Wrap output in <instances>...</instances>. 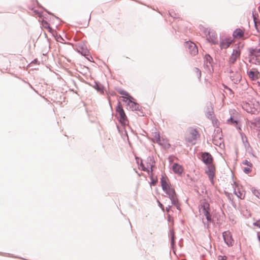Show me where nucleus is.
Listing matches in <instances>:
<instances>
[{
  "mask_svg": "<svg viewBox=\"0 0 260 260\" xmlns=\"http://www.w3.org/2000/svg\"><path fill=\"white\" fill-rule=\"evenodd\" d=\"M160 183L163 191L170 199L172 203L175 204L177 201V196L175 189L171 184L169 179L167 177L162 176Z\"/></svg>",
  "mask_w": 260,
  "mask_h": 260,
  "instance_id": "nucleus-1",
  "label": "nucleus"
},
{
  "mask_svg": "<svg viewBox=\"0 0 260 260\" xmlns=\"http://www.w3.org/2000/svg\"><path fill=\"white\" fill-rule=\"evenodd\" d=\"M117 116L119 118L120 122L122 125H126L128 124V120L124 113L122 106L120 103H118L116 109Z\"/></svg>",
  "mask_w": 260,
  "mask_h": 260,
  "instance_id": "nucleus-2",
  "label": "nucleus"
},
{
  "mask_svg": "<svg viewBox=\"0 0 260 260\" xmlns=\"http://www.w3.org/2000/svg\"><path fill=\"white\" fill-rule=\"evenodd\" d=\"M205 34L206 35L207 40L211 44H216L218 42L217 35L215 31L211 29H205L204 30Z\"/></svg>",
  "mask_w": 260,
  "mask_h": 260,
  "instance_id": "nucleus-3",
  "label": "nucleus"
},
{
  "mask_svg": "<svg viewBox=\"0 0 260 260\" xmlns=\"http://www.w3.org/2000/svg\"><path fill=\"white\" fill-rule=\"evenodd\" d=\"M241 55V49L239 47L234 49L233 52L229 58L228 62L230 65L234 64L235 62L239 59Z\"/></svg>",
  "mask_w": 260,
  "mask_h": 260,
  "instance_id": "nucleus-4",
  "label": "nucleus"
},
{
  "mask_svg": "<svg viewBox=\"0 0 260 260\" xmlns=\"http://www.w3.org/2000/svg\"><path fill=\"white\" fill-rule=\"evenodd\" d=\"M199 136L198 132L196 129L190 128L186 134V139L188 142L194 144L193 141L197 139Z\"/></svg>",
  "mask_w": 260,
  "mask_h": 260,
  "instance_id": "nucleus-5",
  "label": "nucleus"
},
{
  "mask_svg": "<svg viewBox=\"0 0 260 260\" xmlns=\"http://www.w3.org/2000/svg\"><path fill=\"white\" fill-rule=\"evenodd\" d=\"M234 42V39L231 37H222L220 39L219 47L221 49H226Z\"/></svg>",
  "mask_w": 260,
  "mask_h": 260,
  "instance_id": "nucleus-6",
  "label": "nucleus"
},
{
  "mask_svg": "<svg viewBox=\"0 0 260 260\" xmlns=\"http://www.w3.org/2000/svg\"><path fill=\"white\" fill-rule=\"evenodd\" d=\"M224 242L228 246H232L234 243V240L232 238V234L229 231L224 232L222 234Z\"/></svg>",
  "mask_w": 260,
  "mask_h": 260,
  "instance_id": "nucleus-7",
  "label": "nucleus"
},
{
  "mask_svg": "<svg viewBox=\"0 0 260 260\" xmlns=\"http://www.w3.org/2000/svg\"><path fill=\"white\" fill-rule=\"evenodd\" d=\"M151 137L152 140L153 141V142L157 143L159 145L165 144V140L160 138V135L157 132L155 131L152 132L151 134Z\"/></svg>",
  "mask_w": 260,
  "mask_h": 260,
  "instance_id": "nucleus-8",
  "label": "nucleus"
},
{
  "mask_svg": "<svg viewBox=\"0 0 260 260\" xmlns=\"http://www.w3.org/2000/svg\"><path fill=\"white\" fill-rule=\"evenodd\" d=\"M215 168L213 164L208 165V169L206 171V173L208 175L212 183H213V178L215 176Z\"/></svg>",
  "mask_w": 260,
  "mask_h": 260,
  "instance_id": "nucleus-9",
  "label": "nucleus"
},
{
  "mask_svg": "<svg viewBox=\"0 0 260 260\" xmlns=\"http://www.w3.org/2000/svg\"><path fill=\"white\" fill-rule=\"evenodd\" d=\"M202 159L204 163H205L207 165H212L213 158L211 155L208 153L205 152L203 153L202 155Z\"/></svg>",
  "mask_w": 260,
  "mask_h": 260,
  "instance_id": "nucleus-10",
  "label": "nucleus"
},
{
  "mask_svg": "<svg viewBox=\"0 0 260 260\" xmlns=\"http://www.w3.org/2000/svg\"><path fill=\"white\" fill-rule=\"evenodd\" d=\"M186 45L188 46L189 50V52L191 55H195L197 54L198 50L196 45L192 42H186Z\"/></svg>",
  "mask_w": 260,
  "mask_h": 260,
  "instance_id": "nucleus-11",
  "label": "nucleus"
},
{
  "mask_svg": "<svg viewBox=\"0 0 260 260\" xmlns=\"http://www.w3.org/2000/svg\"><path fill=\"white\" fill-rule=\"evenodd\" d=\"M245 30L244 29L237 28L233 34V36L236 39H241L244 36Z\"/></svg>",
  "mask_w": 260,
  "mask_h": 260,
  "instance_id": "nucleus-12",
  "label": "nucleus"
},
{
  "mask_svg": "<svg viewBox=\"0 0 260 260\" xmlns=\"http://www.w3.org/2000/svg\"><path fill=\"white\" fill-rule=\"evenodd\" d=\"M172 170L175 173L179 175H181L184 170L183 167L181 165L176 163L173 165Z\"/></svg>",
  "mask_w": 260,
  "mask_h": 260,
  "instance_id": "nucleus-13",
  "label": "nucleus"
},
{
  "mask_svg": "<svg viewBox=\"0 0 260 260\" xmlns=\"http://www.w3.org/2000/svg\"><path fill=\"white\" fill-rule=\"evenodd\" d=\"M209 204L205 200L201 201L199 206L200 211H208L210 209Z\"/></svg>",
  "mask_w": 260,
  "mask_h": 260,
  "instance_id": "nucleus-14",
  "label": "nucleus"
},
{
  "mask_svg": "<svg viewBox=\"0 0 260 260\" xmlns=\"http://www.w3.org/2000/svg\"><path fill=\"white\" fill-rule=\"evenodd\" d=\"M248 74L249 77L252 80H256L260 77V74L257 71H250Z\"/></svg>",
  "mask_w": 260,
  "mask_h": 260,
  "instance_id": "nucleus-15",
  "label": "nucleus"
},
{
  "mask_svg": "<svg viewBox=\"0 0 260 260\" xmlns=\"http://www.w3.org/2000/svg\"><path fill=\"white\" fill-rule=\"evenodd\" d=\"M127 105L132 110H137L139 108V105L134 102V99L133 97L132 99H129Z\"/></svg>",
  "mask_w": 260,
  "mask_h": 260,
  "instance_id": "nucleus-16",
  "label": "nucleus"
},
{
  "mask_svg": "<svg viewBox=\"0 0 260 260\" xmlns=\"http://www.w3.org/2000/svg\"><path fill=\"white\" fill-rule=\"evenodd\" d=\"M150 161L151 162V164L150 163L149 165H147V166L145 167L143 163L141 160V165L140 167L141 169L145 171L149 172V169H151V171H152V168L154 166V162L152 160L151 158H150Z\"/></svg>",
  "mask_w": 260,
  "mask_h": 260,
  "instance_id": "nucleus-17",
  "label": "nucleus"
},
{
  "mask_svg": "<svg viewBox=\"0 0 260 260\" xmlns=\"http://www.w3.org/2000/svg\"><path fill=\"white\" fill-rule=\"evenodd\" d=\"M193 75L200 80L201 77V71L198 68H196L193 70Z\"/></svg>",
  "mask_w": 260,
  "mask_h": 260,
  "instance_id": "nucleus-18",
  "label": "nucleus"
},
{
  "mask_svg": "<svg viewBox=\"0 0 260 260\" xmlns=\"http://www.w3.org/2000/svg\"><path fill=\"white\" fill-rule=\"evenodd\" d=\"M118 93L123 96H121V98H126L127 99H132V96H131L128 92L126 91L123 90H118Z\"/></svg>",
  "mask_w": 260,
  "mask_h": 260,
  "instance_id": "nucleus-19",
  "label": "nucleus"
},
{
  "mask_svg": "<svg viewBox=\"0 0 260 260\" xmlns=\"http://www.w3.org/2000/svg\"><path fill=\"white\" fill-rule=\"evenodd\" d=\"M250 52L251 55H256L260 52V46H258L255 49H251Z\"/></svg>",
  "mask_w": 260,
  "mask_h": 260,
  "instance_id": "nucleus-20",
  "label": "nucleus"
},
{
  "mask_svg": "<svg viewBox=\"0 0 260 260\" xmlns=\"http://www.w3.org/2000/svg\"><path fill=\"white\" fill-rule=\"evenodd\" d=\"M42 25L43 27L48 30L49 32H51L52 29L50 27L49 24L46 21H43Z\"/></svg>",
  "mask_w": 260,
  "mask_h": 260,
  "instance_id": "nucleus-21",
  "label": "nucleus"
},
{
  "mask_svg": "<svg viewBox=\"0 0 260 260\" xmlns=\"http://www.w3.org/2000/svg\"><path fill=\"white\" fill-rule=\"evenodd\" d=\"M228 122L229 124L235 125L237 127L238 122L237 120H234L233 118H231L230 119L228 120Z\"/></svg>",
  "mask_w": 260,
  "mask_h": 260,
  "instance_id": "nucleus-22",
  "label": "nucleus"
},
{
  "mask_svg": "<svg viewBox=\"0 0 260 260\" xmlns=\"http://www.w3.org/2000/svg\"><path fill=\"white\" fill-rule=\"evenodd\" d=\"M253 193L258 199H260V190L257 189H253L252 190Z\"/></svg>",
  "mask_w": 260,
  "mask_h": 260,
  "instance_id": "nucleus-23",
  "label": "nucleus"
},
{
  "mask_svg": "<svg viewBox=\"0 0 260 260\" xmlns=\"http://www.w3.org/2000/svg\"><path fill=\"white\" fill-rule=\"evenodd\" d=\"M31 10L33 11L34 14L36 15V16H38L39 17H40L41 16V13L39 10L36 9L34 8H32Z\"/></svg>",
  "mask_w": 260,
  "mask_h": 260,
  "instance_id": "nucleus-24",
  "label": "nucleus"
},
{
  "mask_svg": "<svg viewBox=\"0 0 260 260\" xmlns=\"http://www.w3.org/2000/svg\"><path fill=\"white\" fill-rule=\"evenodd\" d=\"M204 216L208 221H211V216L210 212H204Z\"/></svg>",
  "mask_w": 260,
  "mask_h": 260,
  "instance_id": "nucleus-25",
  "label": "nucleus"
},
{
  "mask_svg": "<svg viewBox=\"0 0 260 260\" xmlns=\"http://www.w3.org/2000/svg\"><path fill=\"white\" fill-rule=\"evenodd\" d=\"M227 257L226 256L219 255L218 257V260H226Z\"/></svg>",
  "mask_w": 260,
  "mask_h": 260,
  "instance_id": "nucleus-26",
  "label": "nucleus"
},
{
  "mask_svg": "<svg viewBox=\"0 0 260 260\" xmlns=\"http://www.w3.org/2000/svg\"><path fill=\"white\" fill-rule=\"evenodd\" d=\"M243 170L244 172H245L246 173H249L251 171L250 168L248 167L245 168Z\"/></svg>",
  "mask_w": 260,
  "mask_h": 260,
  "instance_id": "nucleus-27",
  "label": "nucleus"
},
{
  "mask_svg": "<svg viewBox=\"0 0 260 260\" xmlns=\"http://www.w3.org/2000/svg\"><path fill=\"white\" fill-rule=\"evenodd\" d=\"M254 224L259 228H260V220L256 221Z\"/></svg>",
  "mask_w": 260,
  "mask_h": 260,
  "instance_id": "nucleus-28",
  "label": "nucleus"
},
{
  "mask_svg": "<svg viewBox=\"0 0 260 260\" xmlns=\"http://www.w3.org/2000/svg\"><path fill=\"white\" fill-rule=\"evenodd\" d=\"M235 193L237 196L241 199H243L244 197V195L243 193H240V194L238 195L236 192Z\"/></svg>",
  "mask_w": 260,
  "mask_h": 260,
  "instance_id": "nucleus-29",
  "label": "nucleus"
},
{
  "mask_svg": "<svg viewBox=\"0 0 260 260\" xmlns=\"http://www.w3.org/2000/svg\"><path fill=\"white\" fill-rule=\"evenodd\" d=\"M122 98V101L124 102H126L127 103H128V102L129 101V99H127L126 98Z\"/></svg>",
  "mask_w": 260,
  "mask_h": 260,
  "instance_id": "nucleus-30",
  "label": "nucleus"
},
{
  "mask_svg": "<svg viewBox=\"0 0 260 260\" xmlns=\"http://www.w3.org/2000/svg\"><path fill=\"white\" fill-rule=\"evenodd\" d=\"M156 180H152V184L153 185H155V184H156Z\"/></svg>",
  "mask_w": 260,
  "mask_h": 260,
  "instance_id": "nucleus-31",
  "label": "nucleus"
},
{
  "mask_svg": "<svg viewBox=\"0 0 260 260\" xmlns=\"http://www.w3.org/2000/svg\"><path fill=\"white\" fill-rule=\"evenodd\" d=\"M207 59L209 60L210 59H211V57L209 55H208Z\"/></svg>",
  "mask_w": 260,
  "mask_h": 260,
  "instance_id": "nucleus-32",
  "label": "nucleus"
},
{
  "mask_svg": "<svg viewBox=\"0 0 260 260\" xmlns=\"http://www.w3.org/2000/svg\"><path fill=\"white\" fill-rule=\"evenodd\" d=\"M249 163V162L247 160H245V164H246L248 166H249V164H248Z\"/></svg>",
  "mask_w": 260,
  "mask_h": 260,
  "instance_id": "nucleus-33",
  "label": "nucleus"
},
{
  "mask_svg": "<svg viewBox=\"0 0 260 260\" xmlns=\"http://www.w3.org/2000/svg\"><path fill=\"white\" fill-rule=\"evenodd\" d=\"M258 239H259V240L260 241V234H258Z\"/></svg>",
  "mask_w": 260,
  "mask_h": 260,
  "instance_id": "nucleus-34",
  "label": "nucleus"
},
{
  "mask_svg": "<svg viewBox=\"0 0 260 260\" xmlns=\"http://www.w3.org/2000/svg\"><path fill=\"white\" fill-rule=\"evenodd\" d=\"M172 242H173V241H174V237L173 236H172Z\"/></svg>",
  "mask_w": 260,
  "mask_h": 260,
  "instance_id": "nucleus-35",
  "label": "nucleus"
},
{
  "mask_svg": "<svg viewBox=\"0 0 260 260\" xmlns=\"http://www.w3.org/2000/svg\"><path fill=\"white\" fill-rule=\"evenodd\" d=\"M177 209L178 210H181L180 208H178V206H177Z\"/></svg>",
  "mask_w": 260,
  "mask_h": 260,
  "instance_id": "nucleus-36",
  "label": "nucleus"
},
{
  "mask_svg": "<svg viewBox=\"0 0 260 260\" xmlns=\"http://www.w3.org/2000/svg\"><path fill=\"white\" fill-rule=\"evenodd\" d=\"M259 86H260V83H259Z\"/></svg>",
  "mask_w": 260,
  "mask_h": 260,
  "instance_id": "nucleus-37",
  "label": "nucleus"
}]
</instances>
